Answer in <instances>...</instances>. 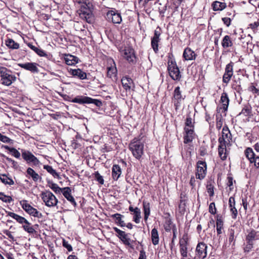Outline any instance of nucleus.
<instances>
[{
  "instance_id": "f257e3e1",
  "label": "nucleus",
  "mask_w": 259,
  "mask_h": 259,
  "mask_svg": "<svg viewBox=\"0 0 259 259\" xmlns=\"http://www.w3.org/2000/svg\"><path fill=\"white\" fill-rule=\"evenodd\" d=\"M128 147L133 156L137 159H140L144 153L143 143L135 138L131 142Z\"/></svg>"
},
{
  "instance_id": "f03ea898",
  "label": "nucleus",
  "mask_w": 259,
  "mask_h": 259,
  "mask_svg": "<svg viewBox=\"0 0 259 259\" xmlns=\"http://www.w3.org/2000/svg\"><path fill=\"white\" fill-rule=\"evenodd\" d=\"M167 70L170 77L174 80H180L181 77L179 68L176 61L170 58L167 62Z\"/></svg>"
},
{
  "instance_id": "7ed1b4c3",
  "label": "nucleus",
  "mask_w": 259,
  "mask_h": 259,
  "mask_svg": "<svg viewBox=\"0 0 259 259\" xmlns=\"http://www.w3.org/2000/svg\"><path fill=\"white\" fill-rule=\"evenodd\" d=\"M11 71L4 67H0V75L3 84L9 86L16 79V77L11 74Z\"/></svg>"
},
{
  "instance_id": "20e7f679",
  "label": "nucleus",
  "mask_w": 259,
  "mask_h": 259,
  "mask_svg": "<svg viewBox=\"0 0 259 259\" xmlns=\"http://www.w3.org/2000/svg\"><path fill=\"white\" fill-rule=\"evenodd\" d=\"M40 197L46 205L48 207L55 206L58 202L55 196L50 191L42 192Z\"/></svg>"
},
{
  "instance_id": "39448f33",
  "label": "nucleus",
  "mask_w": 259,
  "mask_h": 259,
  "mask_svg": "<svg viewBox=\"0 0 259 259\" xmlns=\"http://www.w3.org/2000/svg\"><path fill=\"white\" fill-rule=\"evenodd\" d=\"M119 51L123 57L130 63L135 64L137 58L135 54L134 50L130 47H125L123 49L120 48Z\"/></svg>"
},
{
  "instance_id": "423d86ee",
  "label": "nucleus",
  "mask_w": 259,
  "mask_h": 259,
  "mask_svg": "<svg viewBox=\"0 0 259 259\" xmlns=\"http://www.w3.org/2000/svg\"><path fill=\"white\" fill-rule=\"evenodd\" d=\"M21 152L22 158L27 163H31L35 166H39L40 164L39 160L29 151L22 149Z\"/></svg>"
},
{
  "instance_id": "0eeeda50",
  "label": "nucleus",
  "mask_w": 259,
  "mask_h": 259,
  "mask_svg": "<svg viewBox=\"0 0 259 259\" xmlns=\"http://www.w3.org/2000/svg\"><path fill=\"white\" fill-rule=\"evenodd\" d=\"M106 20L114 24H120L122 21L121 15L116 10H111L106 13Z\"/></svg>"
},
{
  "instance_id": "6e6552de",
  "label": "nucleus",
  "mask_w": 259,
  "mask_h": 259,
  "mask_svg": "<svg viewBox=\"0 0 259 259\" xmlns=\"http://www.w3.org/2000/svg\"><path fill=\"white\" fill-rule=\"evenodd\" d=\"M69 101L74 102L80 104H91L93 103L96 105L97 107H100L102 106V102L98 99L93 98H69Z\"/></svg>"
},
{
  "instance_id": "1a4fd4ad",
  "label": "nucleus",
  "mask_w": 259,
  "mask_h": 259,
  "mask_svg": "<svg viewBox=\"0 0 259 259\" xmlns=\"http://www.w3.org/2000/svg\"><path fill=\"white\" fill-rule=\"evenodd\" d=\"M197 172L196 177L197 179L202 180L206 176V171L207 169L206 163L205 161L199 160L197 162Z\"/></svg>"
},
{
  "instance_id": "9d476101",
  "label": "nucleus",
  "mask_w": 259,
  "mask_h": 259,
  "mask_svg": "<svg viewBox=\"0 0 259 259\" xmlns=\"http://www.w3.org/2000/svg\"><path fill=\"white\" fill-rule=\"evenodd\" d=\"M207 245L203 242L199 243L196 248L195 259L204 258L207 255Z\"/></svg>"
},
{
  "instance_id": "9b49d317",
  "label": "nucleus",
  "mask_w": 259,
  "mask_h": 259,
  "mask_svg": "<svg viewBox=\"0 0 259 259\" xmlns=\"http://www.w3.org/2000/svg\"><path fill=\"white\" fill-rule=\"evenodd\" d=\"M113 230L118 234V237L122 241L123 244L127 245L130 248L133 249L134 246L131 243V240L130 238L127 237V234L125 232L120 230L117 227H113Z\"/></svg>"
},
{
  "instance_id": "f8f14e48",
  "label": "nucleus",
  "mask_w": 259,
  "mask_h": 259,
  "mask_svg": "<svg viewBox=\"0 0 259 259\" xmlns=\"http://www.w3.org/2000/svg\"><path fill=\"white\" fill-rule=\"evenodd\" d=\"M180 245V251L183 258L181 259H185V257H188V241L187 237L184 235L183 238L180 239L179 241Z\"/></svg>"
},
{
  "instance_id": "ddd939ff",
  "label": "nucleus",
  "mask_w": 259,
  "mask_h": 259,
  "mask_svg": "<svg viewBox=\"0 0 259 259\" xmlns=\"http://www.w3.org/2000/svg\"><path fill=\"white\" fill-rule=\"evenodd\" d=\"M234 63L232 62L228 64L225 68V72L223 77V81L225 83H228L233 74Z\"/></svg>"
},
{
  "instance_id": "4468645a",
  "label": "nucleus",
  "mask_w": 259,
  "mask_h": 259,
  "mask_svg": "<svg viewBox=\"0 0 259 259\" xmlns=\"http://www.w3.org/2000/svg\"><path fill=\"white\" fill-rule=\"evenodd\" d=\"M108 63H110L111 66L107 67V76L113 80L117 79V69L115 63L113 59H110Z\"/></svg>"
},
{
  "instance_id": "2eb2a0df",
  "label": "nucleus",
  "mask_w": 259,
  "mask_h": 259,
  "mask_svg": "<svg viewBox=\"0 0 259 259\" xmlns=\"http://www.w3.org/2000/svg\"><path fill=\"white\" fill-rule=\"evenodd\" d=\"M18 66L32 73H38L39 72V70L37 68L38 64L36 63L28 62L25 63H19L18 64Z\"/></svg>"
},
{
  "instance_id": "dca6fc26",
  "label": "nucleus",
  "mask_w": 259,
  "mask_h": 259,
  "mask_svg": "<svg viewBox=\"0 0 259 259\" xmlns=\"http://www.w3.org/2000/svg\"><path fill=\"white\" fill-rule=\"evenodd\" d=\"M63 191L62 192V194L63 196L68 200L74 207H76L77 204L75 201L74 198L72 196L71 194V189L70 188L67 187L63 188Z\"/></svg>"
},
{
  "instance_id": "f3484780",
  "label": "nucleus",
  "mask_w": 259,
  "mask_h": 259,
  "mask_svg": "<svg viewBox=\"0 0 259 259\" xmlns=\"http://www.w3.org/2000/svg\"><path fill=\"white\" fill-rule=\"evenodd\" d=\"M229 205L231 216L233 219H236L238 214V211L235 207V201L234 197H230L229 199Z\"/></svg>"
},
{
  "instance_id": "a211bd4d",
  "label": "nucleus",
  "mask_w": 259,
  "mask_h": 259,
  "mask_svg": "<svg viewBox=\"0 0 259 259\" xmlns=\"http://www.w3.org/2000/svg\"><path fill=\"white\" fill-rule=\"evenodd\" d=\"M184 130L185 132V135L184 137V143L188 144L192 142L193 140L194 131L193 128H189L187 127H185Z\"/></svg>"
},
{
  "instance_id": "6ab92c4d",
  "label": "nucleus",
  "mask_w": 259,
  "mask_h": 259,
  "mask_svg": "<svg viewBox=\"0 0 259 259\" xmlns=\"http://www.w3.org/2000/svg\"><path fill=\"white\" fill-rule=\"evenodd\" d=\"M121 83L123 89L126 92H131L132 85L133 84V80L130 77L126 76L122 77L121 79Z\"/></svg>"
},
{
  "instance_id": "aec40b11",
  "label": "nucleus",
  "mask_w": 259,
  "mask_h": 259,
  "mask_svg": "<svg viewBox=\"0 0 259 259\" xmlns=\"http://www.w3.org/2000/svg\"><path fill=\"white\" fill-rule=\"evenodd\" d=\"M27 175L31 177L33 181L35 182H37L38 180H41V177L36 173L34 169L31 167H28L26 170ZM27 177V176H26Z\"/></svg>"
},
{
  "instance_id": "412c9836",
  "label": "nucleus",
  "mask_w": 259,
  "mask_h": 259,
  "mask_svg": "<svg viewBox=\"0 0 259 259\" xmlns=\"http://www.w3.org/2000/svg\"><path fill=\"white\" fill-rule=\"evenodd\" d=\"M121 174L120 167L117 164H114L112 168V176L114 180L117 181Z\"/></svg>"
},
{
  "instance_id": "4be33fe9",
  "label": "nucleus",
  "mask_w": 259,
  "mask_h": 259,
  "mask_svg": "<svg viewBox=\"0 0 259 259\" xmlns=\"http://www.w3.org/2000/svg\"><path fill=\"white\" fill-rule=\"evenodd\" d=\"M183 57L186 60H193L195 59V54L191 49L187 48L184 51Z\"/></svg>"
},
{
  "instance_id": "5701e85b",
  "label": "nucleus",
  "mask_w": 259,
  "mask_h": 259,
  "mask_svg": "<svg viewBox=\"0 0 259 259\" xmlns=\"http://www.w3.org/2000/svg\"><path fill=\"white\" fill-rule=\"evenodd\" d=\"M257 232L254 230H251L246 237V241L248 242L253 243V241L259 239Z\"/></svg>"
},
{
  "instance_id": "b1692460",
  "label": "nucleus",
  "mask_w": 259,
  "mask_h": 259,
  "mask_svg": "<svg viewBox=\"0 0 259 259\" xmlns=\"http://www.w3.org/2000/svg\"><path fill=\"white\" fill-rule=\"evenodd\" d=\"M66 63L68 65H74L78 62V58L71 55H66L65 57Z\"/></svg>"
},
{
  "instance_id": "393cba45",
  "label": "nucleus",
  "mask_w": 259,
  "mask_h": 259,
  "mask_svg": "<svg viewBox=\"0 0 259 259\" xmlns=\"http://www.w3.org/2000/svg\"><path fill=\"white\" fill-rule=\"evenodd\" d=\"M47 183L49 187L54 191L56 194H60L62 193L63 191V188H60L57 184L54 183L52 181L50 180H48Z\"/></svg>"
},
{
  "instance_id": "a878e982",
  "label": "nucleus",
  "mask_w": 259,
  "mask_h": 259,
  "mask_svg": "<svg viewBox=\"0 0 259 259\" xmlns=\"http://www.w3.org/2000/svg\"><path fill=\"white\" fill-rule=\"evenodd\" d=\"M112 218L115 219V223L119 225L120 227H123L125 226V223L122 220V218L124 217L123 215H121L120 213H115L111 215Z\"/></svg>"
},
{
  "instance_id": "bb28decb",
  "label": "nucleus",
  "mask_w": 259,
  "mask_h": 259,
  "mask_svg": "<svg viewBox=\"0 0 259 259\" xmlns=\"http://www.w3.org/2000/svg\"><path fill=\"white\" fill-rule=\"evenodd\" d=\"M70 72L72 75L76 76L81 79L85 78L87 76L86 73L80 69H71Z\"/></svg>"
},
{
  "instance_id": "cd10ccee",
  "label": "nucleus",
  "mask_w": 259,
  "mask_h": 259,
  "mask_svg": "<svg viewBox=\"0 0 259 259\" xmlns=\"http://www.w3.org/2000/svg\"><path fill=\"white\" fill-rule=\"evenodd\" d=\"M217 232L218 235L222 233V229H223L224 223L222 219V217L220 215H217Z\"/></svg>"
},
{
  "instance_id": "c85d7f7f",
  "label": "nucleus",
  "mask_w": 259,
  "mask_h": 259,
  "mask_svg": "<svg viewBox=\"0 0 259 259\" xmlns=\"http://www.w3.org/2000/svg\"><path fill=\"white\" fill-rule=\"evenodd\" d=\"M8 214L16 220L20 224H23L24 223L27 222V220L25 218L14 212L9 211L8 212Z\"/></svg>"
},
{
  "instance_id": "c756f323",
  "label": "nucleus",
  "mask_w": 259,
  "mask_h": 259,
  "mask_svg": "<svg viewBox=\"0 0 259 259\" xmlns=\"http://www.w3.org/2000/svg\"><path fill=\"white\" fill-rule=\"evenodd\" d=\"M222 46L224 48H227L233 46V42L229 35H225L222 41Z\"/></svg>"
},
{
  "instance_id": "7c9ffc66",
  "label": "nucleus",
  "mask_w": 259,
  "mask_h": 259,
  "mask_svg": "<svg viewBox=\"0 0 259 259\" xmlns=\"http://www.w3.org/2000/svg\"><path fill=\"white\" fill-rule=\"evenodd\" d=\"M222 134V137L226 139L228 142H230L232 139V135L228 127L226 125L223 127Z\"/></svg>"
},
{
  "instance_id": "2f4dec72",
  "label": "nucleus",
  "mask_w": 259,
  "mask_h": 259,
  "mask_svg": "<svg viewBox=\"0 0 259 259\" xmlns=\"http://www.w3.org/2000/svg\"><path fill=\"white\" fill-rule=\"evenodd\" d=\"M44 168L46 169L49 173H50L55 178L60 179L59 175L56 171L53 169L52 166L49 165H44L43 166Z\"/></svg>"
},
{
  "instance_id": "473e14b6",
  "label": "nucleus",
  "mask_w": 259,
  "mask_h": 259,
  "mask_svg": "<svg viewBox=\"0 0 259 259\" xmlns=\"http://www.w3.org/2000/svg\"><path fill=\"white\" fill-rule=\"evenodd\" d=\"M151 239L152 243L154 245H157L159 243V235L158 231L156 228H153L151 231Z\"/></svg>"
},
{
  "instance_id": "72a5a7b5",
  "label": "nucleus",
  "mask_w": 259,
  "mask_h": 259,
  "mask_svg": "<svg viewBox=\"0 0 259 259\" xmlns=\"http://www.w3.org/2000/svg\"><path fill=\"white\" fill-rule=\"evenodd\" d=\"M143 205L144 212V220L146 221L150 213V203L145 201H143Z\"/></svg>"
},
{
  "instance_id": "f704fd0d",
  "label": "nucleus",
  "mask_w": 259,
  "mask_h": 259,
  "mask_svg": "<svg viewBox=\"0 0 259 259\" xmlns=\"http://www.w3.org/2000/svg\"><path fill=\"white\" fill-rule=\"evenodd\" d=\"M28 46L33 51H34L38 56L41 57H45L47 56L46 52L42 49H38L31 44H28Z\"/></svg>"
},
{
  "instance_id": "c9c22d12",
  "label": "nucleus",
  "mask_w": 259,
  "mask_h": 259,
  "mask_svg": "<svg viewBox=\"0 0 259 259\" xmlns=\"http://www.w3.org/2000/svg\"><path fill=\"white\" fill-rule=\"evenodd\" d=\"M212 6L213 10L215 11H221L226 8V4L216 1L212 4Z\"/></svg>"
},
{
  "instance_id": "e433bc0d",
  "label": "nucleus",
  "mask_w": 259,
  "mask_h": 259,
  "mask_svg": "<svg viewBox=\"0 0 259 259\" xmlns=\"http://www.w3.org/2000/svg\"><path fill=\"white\" fill-rule=\"evenodd\" d=\"M245 154L250 163L252 162V161L253 160V159L256 156L252 149L249 147L247 148L245 150Z\"/></svg>"
},
{
  "instance_id": "4c0bfd02",
  "label": "nucleus",
  "mask_w": 259,
  "mask_h": 259,
  "mask_svg": "<svg viewBox=\"0 0 259 259\" xmlns=\"http://www.w3.org/2000/svg\"><path fill=\"white\" fill-rule=\"evenodd\" d=\"M0 180L6 185H12L14 184V181L5 174H0Z\"/></svg>"
},
{
  "instance_id": "58836bf2",
  "label": "nucleus",
  "mask_w": 259,
  "mask_h": 259,
  "mask_svg": "<svg viewBox=\"0 0 259 259\" xmlns=\"http://www.w3.org/2000/svg\"><path fill=\"white\" fill-rule=\"evenodd\" d=\"M22 228L26 232L29 234H33L35 232V229L31 226V223H30L27 220V222L23 224Z\"/></svg>"
},
{
  "instance_id": "ea45409f",
  "label": "nucleus",
  "mask_w": 259,
  "mask_h": 259,
  "mask_svg": "<svg viewBox=\"0 0 259 259\" xmlns=\"http://www.w3.org/2000/svg\"><path fill=\"white\" fill-rule=\"evenodd\" d=\"M6 45L8 47L12 49H18L19 48V45L11 38L6 40Z\"/></svg>"
},
{
  "instance_id": "a19ab883",
  "label": "nucleus",
  "mask_w": 259,
  "mask_h": 259,
  "mask_svg": "<svg viewBox=\"0 0 259 259\" xmlns=\"http://www.w3.org/2000/svg\"><path fill=\"white\" fill-rule=\"evenodd\" d=\"M141 212L140 209L138 207H136V210L133 212V220L137 224H138L140 222V219L141 218Z\"/></svg>"
},
{
  "instance_id": "79ce46f5",
  "label": "nucleus",
  "mask_w": 259,
  "mask_h": 259,
  "mask_svg": "<svg viewBox=\"0 0 259 259\" xmlns=\"http://www.w3.org/2000/svg\"><path fill=\"white\" fill-rule=\"evenodd\" d=\"M226 147H223L221 146H219L218 151L219 154L222 160H225L227 158V153H226Z\"/></svg>"
},
{
  "instance_id": "37998d69",
  "label": "nucleus",
  "mask_w": 259,
  "mask_h": 259,
  "mask_svg": "<svg viewBox=\"0 0 259 259\" xmlns=\"http://www.w3.org/2000/svg\"><path fill=\"white\" fill-rule=\"evenodd\" d=\"M79 16L82 19L85 20L88 23H91L92 20V14L91 12L85 13H79Z\"/></svg>"
},
{
  "instance_id": "c03bdc74",
  "label": "nucleus",
  "mask_w": 259,
  "mask_h": 259,
  "mask_svg": "<svg viewBox=\"0 0 259 259\" xmlns=\"http://www.w3.org/2000/svg\"><path fill=\"white\" fill-rule=\"evenodd\" d=\"M5 148L6 149L9 150L10 152L12 153L13 156L17 158H19L20 157V153L15 148H11L8 146H5Z\"/></svg>"
},
{
  "instance_id": "a18cd8bd",
  "label": "nucleus",
  "mask_w": 259,
  "mask_h": 259,
  "mask_svg": "<svg viewBox=\"0 0 259 259\" xmlns=\"http://www.w3.org/2000/svg\"><path fill=\"white\" fill-rule=\"evenodd\" d=\"M20 204L21 205L23 209L28 213L29 212H30V210L33 207L29 204H28L27 203V201L25 200H23L20 201Z\"/></svg>"
},
{
  "instance_id": "49530a36",
  "label": "nucleus",
  "mask_w": 259,
  "mask_h": 259,
  "mask_svg": "<svg viewBox=\"0 0 259 259\" xmlns=\"http://www.w3.org/2000/svg\"><path fill=\"white\" fill-rule=\"evenodd\" d=\"M159 41L160 39H158L153 38L151 39V46L155 53H157L158 51V42Z\"/></svg>"
},
{
  "instance_id": "de8ad7c7",
  "label": "nucleus",
  "mask_w": 259,
  "mask_h": 259,
  "mask_svg": "<svg viewBox=\"0 0 259 259\" xmlns=\"http://www.w3.org/2000/svg\"><path fill=\"white\" fill-rule=\"evenodd\" d=\"M172 222L170 219H168L165 221L164 227V229L166 232H170L171 229H172Z\"/></svg>"
},
{
  "instance_id": "09e8293b",
  "label": "nucleus",
  "mask_w": 259,
  "mask_h": 259,
  "mask_svg": "<svg viewBox=\"0 0 259 259\" xmlns=\"http://www.w3.org/2000/svg\"><path fill=\"white\" fill-rule=\"evenodd\" d=\"M28 214L38 218H41L42 217V213L39 212L36 209L33 207L31 208V209L30 210V212H28Z\"/></svg>"
},
{
  "instance_id": "8fccbe9b",
  "label": "nucleus",
  "mask_w": 259,
  "mask_h": 259,
  "mask_svg": "<svg viewBox=\"0 0 259 259\" xmlns=\"http://www.w3.org/2000/svg\"><path fill=\"white\" fill-rule=\"evenodd\" d=\"M0 199L4 202H11L13 199L11 197L6 195L4 193L0 192Z\"/></svg>"
},
{
  "instance_id": "3c124183",
  "label": "nucleus",
  "mask_w": 259,
  "mask_h": 259,
  "mask_svg": "<svg viewBox=\"0 0 259 259\" xmlns=\"http://www.w3.org/2000/svg\"><path fill=\"white\" fill-rule=\"evenodd\" d=\"M221 101L222 103L223 108L225 111L228 109L229 100V98H221Z\"/></svg>"
},
{
  "instance_id": "603ef678",
  "label": "nucleus",
  "mask_w": 259,
  "mask_h": 259,
  "mask_svg": "<svg viewBox=\"0 0 259 259\" xmlns=\"http://www.w3.org/2000/svg\"><path fill=\"white\" fill-rule=\"evenodd\" d=\"M223 119L221 115H220L219 116L217 115V124L216 127L219 130H220L223 125Z\"/></svg>"
},
{
  "instance_id": "864d4df0",
  "label": "nucleus",
  "mask_w": 259,
  "mask_h": 259,
  "mask_svg": "<svg viewBox=\"0 0 259 259\" xmlns=\"http://www.w3.org/2000/svg\"><path fill=\"white\" fill-rule=\"evenodd\" d=\"M79 13H88L91 12V10L88 8L87 5L85 4H84L83 5H81L80 7V9L79 10Z\"/></svg>"
},
{
  "instance_id": "5fc2aeb1",
  "label": "nucleus",
  "mask_w": 259,
  "mask_h": 259,
  "mask_svg": "<svg viewBox=\"0 0 259 259\" xmlns=\"http://www.w3.org/2000/svg\"><path fill=\"white\" fill-rule=\"evenodd\" d=\"M95 179L101 184H104V179L102 176L100 175L98 171L95 172Z\"/></svg>"
},
{
  "instance_id": "6e6d98bb",
  "label": "nucleus",
  "mask_w": 259,
  "mask_h": 259,
  "mask_svg": "<svg viewBox=\"0 0 259 259\" xmlns=\"http://www.w3.org/2000/svg\"><path fill=\"white\" fill-rule=\"evenodd\" d=\"M207 192L209 193L210 197H212L214 195V187L211 184H207L206 186Z\"/></svg>"
},
{
  "instance_id": "4d7b16f0",
  "label": "nucleus",
  "mask_w": 259,
  "mask_h": 259,
  "mask_svg": "<svg viewBox=\"0 0 259 259\" xmlns=\"http://www.w3.org/2000/svg\"><path fill=\"white\" fill-rule=\"evenodd\" d=\"M209 212L212 214H215L217 213V209L214 202H211L209 204Z\"/></svg>"
},
{
  "instance_id": "13d9d810",
  "label": "nucleus",
  "mask_w": 259,
  "mask_h": 259,
  "mask_svg": "<svg viewBox=\"0 0 259 259\" xmlns=\"http://www.w3.org/2000/svg\"><path fill=\"white\" fill-rule=\"evenodd\" d=\"M228 142V141L226 139L222 136V137H220L219 139V142L220 144L219 146L226 147V143Z\"/></svg>"
},
{
  "instance_id": "bf43d9fd",
  "label": "nucleus",
  "mask_w": 259,
  "mask_h": 259,
  "mask_svg": "<svg viewBox=\"0 0 259 259\" xmlns=\"http://www.w3.org/2000/svg\"><path fill=\"white\" fill-rule=\"evenodd\" d=\"M249 90L255 94V96L259 95V90L254 85H251L249 87Z\"/></svg>"
},
{
  "instance_id": "052dcab7",
  "label": "nucleus",
  "mask_w": 259,
  "mask_h": 259,
  "mask_svg": "<svg viewBox=\"0 0 259 259\" xmlns=\"http://www.w3.org/2000/svg\"><path fill=\"white\" fill-rule=\"evenodd\" d=\"M160 35H161V29L159 27H158L155 30L154 34L152 38L160 39L159 37H160Z\"/></svg>"
},
{
  "instance_id": "680f3d73",
  "label": "nucleus",
  "mask_w": 259,
  "mask_h": 259,
  "mask_svg": "<svg viewBox=\"0 0 259 259\" xmlns=\"http://www.w3.org/2000/svg\"><path fill=\"white\" fill-rule=\"evenodd\" d=\"M251 113V109L248 107L244 108L239 114H244L245 116H248Z\"/></svg>"
},
{
  "instance_id": "e2e57ef3",
  "label": "nucleus",
  "mask_w": 259,
  "mask_h": 259,
  "mask_svg": "<svg viewBox=\"0 0 259 259\" xmlns=\"http://www.w3.org/2000/svg\"><path fill=\"white\" fill-rule=\"evenodd\" d=\"M253 243L246 241V244L244 248L245 252H249L253 247Z\"/></svg>"
},
{
  "instance_id": "0e129e2a",
  "label": "nucleus",
  "mask_w": 259,
  "mask_h": 259,
  "mask_svg": "<svg viewBox=\"0 0 259 259\" xmlns=\"http://www.w3.org/2000/svg\"><path fill=\"white\" fill-rule=\"evenodd\" d=\"M192 120V119L191 117H187L186 119L185 127H189V128H192V127H193Z\"/></svg>"
},
{
  "instance_id": "69168bd1",
  "label": "nucleus",
  "mask_w": 259,
  "mask_h": 259,
  "mask_svg": "<svg viewBox=\"0 0 259 259\" xmlns=\"http://www.w3.org/2000/svg\"><path fill=\"white\" fill-rule=\"evenodd\" d=\"M63 246L67 249L69 251H71L72 250V247L70 244H69L67 241L63 240Z\"/></svg>"
},
{
  "instance_id": "338daca9",
  "label": "nucleus",
  "mask_w": 259,
  "mask_h": 259,
  "mask_svg": "<svg viewBox=\"0 0 259 259\" xmlns=\"http://www.w3.org/2000/svg\"><path fill=\"white\" fill-rule=\"evenodd\" d=\"M138 259H147L146 252L143 249L140 251V255Z\"/></svg>"
},
{
  "instance_id": "774afa93",
  "label": "nucleus",
  "mask_w": 259,
  "mask_h": 259,
  "mask_svg": "<svg viewBox=\"0 0 259 259\" xmlns=\"http://www.w3.org/2000/svg\"><path fill=\"white\" fill-rule=\"evenodd\" d=\"M251 163H253L254 166L256 168H259V156H255Z\"/></svg>"
}]
</instances>
